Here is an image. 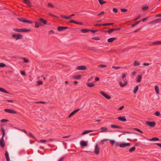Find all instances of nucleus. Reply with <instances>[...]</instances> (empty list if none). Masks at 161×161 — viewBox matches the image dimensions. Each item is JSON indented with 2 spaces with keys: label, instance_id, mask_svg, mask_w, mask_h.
<instances>
[{
  "label": "nucleus",
  "instance_id": "f257e3e1",
  "mask_svg": "<svg viewBox=\"0 0 161 161\" xmlns=\"http://www.w3.org/2000/svg\"><path fill=\"white\" fill-rule=\"evenodd\" d=\"M1 130L2 132V137L0 140V145L2 148H3L5 146L4 141V137L5 135V132L4 128L3 127L1 128Z\"/></svg>",
  "mask_w": 161,
  "mask_h": 161
},
{
  "label": "nucleus",
  "instance_id": "f03ea898",
  "mask_svg": "<svg viewBox=\"0 0 161 161\" xmlns=\"http://www.w3.org/2000/svg\"><path fill=\"white\" fill-rule=\"evenodd\" d=\"M12 36L16 40L23 39V36L19 33L14 34L12 35Z\"/></svg>",
  "mask_w": 161,
  "mask_h": 161
},
{
  "label": "nucleus",
  "instance_id": "7ed1b4c3",
  "mask_svg": "<svg viewBox=\"0 0 161 161\" xmlns=\"http://www.w3.org/2000/svg\"><path fill=\"white\" fill-rule=\"evenodd\" d=\"M17 19L19 21L23 23H26L29 24H32L33 23V22L31 21L27 20L23 18H18Z\"/></svg>",
  "mask_w": 161,
  "mask_h": 161
},
{
  "label": "nucleus",
  "instance_id": "20e7f679",
  "mask_svg": "<svg viewBox=\"0 0 161 161\" xmlns=\"http://www.w3.org/2000/svg\"><path fill=\"white\" fill-rule=\"evenodd\" d=\"M161 22V18L157 19H154L149 23L150 24H154Z\"/></svg>",
  "mask_w": 161,
  "mask_h": 161
},
{
  "label": "nucleus",
  "instance_id": "39448f33",
  "mask_svg": "<svg viewBox=\"0 0 161 161\" xmlns=\"http://www.w3.org/2000/svg\"><path fill=\"white\" fill-rule=\"evenodd\" d=\"M146 124L150 127H153L155 126L156 123L155 122L146 121Z\"/></svg>",
  "mask_w": 161,
  "mask_h": 161
},
{
  "label": "nucleus",
  "instance_id": "423d86ee",
  "mask_svg": "<svg viewBox=\"0 0 161 161\" xmlns=\"http://www.w3.org/2000/svg\"><path fill=\"white\" fill-rule=\"evenodd\" d=\"M23 2L25 4L27 5L29 7H31L32 6V4L30 0H23Z\"/></svg>",
  "mask_w": 161,
  "mask_h": 161
},
{
  "label": "nucleus",
  "instance_id": "0eeeda50",
  "mask_svg": "<svg viewBox=\"0 0 161 161\" xmlns=\"http://www.w3.org/2000/svg\"><path fill=\"white\" fill-rule=\"evenodd\" d=\"M4 111L6 112L11 113V114H17V112L16 111H15L14 110H12L11 109H8V108L5 109H4Z\"/></svg>",
  "mask_w": 161,
  "mask_h": 161
},
{
  "label": "nucleus",
  "instance_id": "6e6552de",
  "mask_svg": "<svg viewBox=\"0 0 161 161\" xmlns=\"http://www.w3.org/2000/svg\"><path fill=\"white\" fill-rule=\"evenodd\" d=\"M38 21L40 22V23L44 25H46L47 24V21L42 18H40L38 19Z\"/></svg>",
  "mask_w": 161,
  "mask_h": 161
},
{
  "label": "nucleus",
  "instance_id": "1a4fd4ad",
  "mask_svg": "<svg viewBox=\"0 0 161 161\" xmlns=\"http://www.w3.org/2000/svg\"><path fill=\"white\" fill-rule=\"evenodd\" d=\"M130 143H125L123 142L121 143L119 145V146L120 147H124L127 146H129L130 145Z\"/></svg>",
  "mask_w": 161,
  "mask_h": 161
},
{
  "label": "nucleus",
  "instance_id": "9d476101",
  "mask_svg": "<svg viewBox=\"0 0 161 161\" xmlns=\"http://www.w3.org/2000/svg\"><path fill=\"white\" fill-rule=\"evenodd\" d=\"M100 93L101 95H102L106 98L107 99H109L111 98V97L110 96L108 95L106 93H105L103 91H100Z\"/></svg>",
  "mask_w": 161,
  "mask_h": 161
},
{
  "label": "nucleus",
  "instance_id": "9b49d317",
  "mask_svg": "<svg viewBox=\"0 0 161 161\" xmlns=\"http://www.w3.org/2000/svg\"><path fill=\"white\" fill-rule=\"evenodd\" d=\"M95 153L96 154H98L100 152V149L99 147L98 146V145L96 144L95 146Z\"/></svg>",
  "mask_w": 161,
  "mask_h": 161
},
{
  "label": "nucleus",
  "instance_id": "f8f14e48",
  "mask_svg": "<svg viewBox=\"0 0 161 161\" xmlns=\"http://www.w3.org/2000/svg\"><path fill=\"white\" fill-rule=\"evenodd\" d=\"M86 66H80L76 68V69L78 70H86Z\"/></svg>",
  "mask_w": 161,
  "mask_h": 161
},
{
  "label": "nucleus",
  "instance_id": "ddd939ff",
  "mask_svg": "<svg viewBox=\"0 0 161 161\" xmlns=\"http://www.w3.org/2000/svg\"><path fill=\"white\" fill-rule=\"evenodd\" d=\"M80 110L79 109H76L74 111H73L69 115L68 117V118H70L74 114L78 112Z\"/></svg>",
  "mask_w": 161,
  "mask_h": 161
},
{
  "label": "nucleus",
  "instance_id": "4468645a",
  "mask_svg": "<svg viewBox=\"0 0 161 161\" xmlns=\"http://www.w3.org/2000/svg\"><path fill=\"white\" fill-rule=\"evenodd\" d=\"M124 84L122 83L121 82H119V85L121 87H124L127 85V81L126 80V79L124 80Z\"/></svg>",
  "mask_w": 161,
  "mask_h": 161
},
{
  "label": "nucleus",
  "instance_id": "2eb2a0df",
  "mask_svg": "<svg viewBox=\"0 0 161 161\" xmlns=\"http://www.w3.org/2000/svg\"><path fill=\"white\" fill-rule=\"evenodd\" d=\"M121 28H117L112 29L108 30V31L109 33H111L113 31H119L121 29Z\"/></svg>",
  "mask_w": 161,
  "mask_h": 161
},
{
  "label": "nucleus",
  "instance_id": "dca6fc26",
  "mask_svg": "<svg viewBox=\"0 0 161 161\" xmlns=\"http://www.w3.org/2000/svg\"><path fill=\"white\" fill-rule=\"evenodd\" d=\"M80 144L81 147H85L87 146V143L85 141H83L80 142Z\"/></svg>",
  "mask_w": 161,
  "mask_h": 161
},
{
  "label": "nucleus",
  "instance_id": "f3484780",
  "mask_svg": "<svg viewBox=\"0 0 161 161\" xmlns=\"http://www.w3.org/2000/svg\"><path fill=\"white\" fill-rule=\"evenodd\" d=\"M117 39V37L110 38L108 39V42L109 43H112Z\"/></svg>",
  "mask_w": 161,
  "mask_h": 161
},
{
  "label": "nucleus",
  "instance_id": "a211bd4d",
  "mask_svg": "<svg viewBox=\"0 0 161 161\" xmlns=\"http://www.w3.org/2000/svg\"><path fill=\"white\" fill-rule=\"evenodd\" d=\"M152 45H161V41H157L153 42Z\"/></svg>",
  "mask_w": 161,
  "mask_h": 161
},
{
  "label": "nucleus",
  "instance_id": "6ab92c4d",
  "mask_svg": "<svg viewBox=\"0 0 161 161\" xmlns=\"http://www.w3.org/2000/svg\"><path fill=\"white\" fill-rule=\"evenodd\" d=\"M5 156L6 159V161H10L8 153L7 151H6L5 153Z\"/></svg>",
  "mask_w": 161,
  "mask_h": 161
},
{
  "label": "nucleus",
  "instance_id": "aec40b11",
  "mask_svg": "<svg viewBox=\"0 0 161 161\" xmlns=\"http://www.w3.org/2000/svg\"><path fill=\"white\" fill-rule=\"evenodd\" d=\"M101 130L100 131V132H103L108 131L107 129L105 127H102L101 128Z\"/></svg>",
  "mask_w": 161,
  "mask_h": 161
},
{
  "label": "nucleus",
  "instance_id": "412c9836",
  "mask_svg": "<svg viewBox=\"0 0 161 161\" xmlns=\"http://www.w3.org/2000/svg\"><path fill=\"white\" fill-rule=\"evenodd\" d=\"M35 27L37 28H38L40 26H43V25L41 23H39L37 22H35Z\"/></svg>",
  "mask_w": 161,
  "mask_h": 161
},
{
  "label": "nucleus",
  "instance_id": "4be33fe9",
  "mask_svg": "<svg viewBox=\"0 0 161 161\" xmlns=\"http://www.w3.org/2000/svg\"><path fill=\"white\" fill-rule=\"evenodd\" d=\"M118 119L122 121L123 122H125L126 121L127 119L126 118L121 117H118Z\"/></svg>",
  "mask_w": 161,
  "mask_h": 161
},
{
  "label": "nucleus",
  "instance_id": "5701e85b",
  "mask_svg": "<svg viewBox=\"0 0 161 161\" xmlns=\"http://www.w3.org/2000/svg\"><path fill=\"white\" fill-rule=\"evenodd\" d=\"M81 75H75L73 76V78L75 79L78 80L81 78Z\"/></svg>",
  "mask_w": 161,
  "mask_h": 161
},
{
  "label": "nucleus",
  "instance_id": "b1692460",
  "mask_svg": "<svg viewBox=\"0 0 161 161\" xmlns=\"http://www.w3.org/2000/svg\"><path fill=\"white\" fill-rule=\"evenodd\" d=\"M142 78V76L141 75H138L137 76L136 81L137 82H140L141 81Z\"/></svg>",
  "mask_w": 161,
  "mask_h": 161
},
{
  "label": "nucleus",
  "instance_id": "393cba45",
  "mask_svg": "<svg viewBox=\"0 0 161 161\" xmlns=\"http://www.w3.org/2000/svg\"><path fill=\"white\" fill-rule=\"evenodd\" d=\"M93 131V130H84L82 133V135H84L88 133L89 132H92Z\"/></svg>",
  "mask_w": 161,
  "mask_h": 161
},
{
  "label": "nucleus",
  "instance_id": "a878e982",
  "mask_svg": "<svg viewBox=\"0 0 161 161\" xmlns=\"http://www.w3.org/2000/svg\"><path fill=\"white\" fill-rule=\"evenodd\" d=\"M111 127L113 128H116L118 129H121L122 128L121 126L115 125H111Z\"/></svg>",
  "mask_w": 161,
  "mask_h": 161
},
{
  "label": "nucleus",
  "instance_id": "bb28decb",
  "mask_svg": "<svg viewBox=\"0 0 161 161\" xmlns=\"http://www.w3.org/2000/svg\"><path fill=\"white\" fill-rule=\"evenodd\" d=\"M31 31V29L25 28L22 29V32H28Z\"/></svg>",
  "mask_w": 161,
  "mask_h": 161
},
{
  "label": "nucleus",
  "instance_id": "cd10ccee",
  "mask_svg": "<svg viewBox=\"0 0 161 161\" xmlns=\"http://www.w3.org/2000/svg\"><path fill=\"white\" fill-rule=\"evenodd\" d=\"M90 31V29H83L81 30V31L82 33H87Z\"/></svg>",
  "mask_w": 161,
  "mask_h": 161
},
{
  "label": "nucleus",
  "instance_id": "c85d7f7f",
  "mask_svg": "<svg viewBox=\"0 0 161 161\" xmlns=\"http://www.w3.org/2000/svg\"><path fill=\"white\" fill-rule=\"evenodd\" d=\"M138 85L136 86L133 90V92L134 94H136L138 89Z\"/></svg>",
  "mask_w": 161,
  "mask_h": 161
},
{
  "label": "nucleus",
  "instance_id": "c756f323",
  "mask_svg": "<svg viewBox=\"0 0 161 161\" xmlns=\"http://www.w3.org/2000/svg\"><path fill=\"white\" fill-rule=\"evenodd\" d=\"M61 17L63 18H64V19H70L71 18V16L70 15H69L68 16H67L64 15H61Z\"/></svg>",
  "mask_w": 161,
  "mask_h": 161
},
{
  "label": "nucleus",
  "instance_id": "7c9ffc66",
  "mask_svg": "<svg viewBox=\"0 0 161 161\" xmlns=\"http://www.w3.org/2000/svg\"><path fill=\"white\" fill-rule=\"evenodd\" d=\"M155 89L156 93L158 94L159 93V88L158 86H155Z\"/></svg>",
  "mask_w": 161,
  "mask_h": 161
},
{
  "label": "nucleus",
  "instance_id": "2f4dec72",
  "mask_svg": "<svg viewBox=\"0 0 161 161\" xmlns=\"http://www.w3.org/2000/svg\"><path fill=\"white\" fill-rule=\"evenodd\" d=\"M0 91L6 93H8V92L3 87H0Z\"/></svg>",
  "mask_w": 161,
  "mask_h": 161
},
{
  "label": "nucleus",
  "instance_id": "473e14b6",
  "mask_svg": "<svg viewBox=\"0 0 161 161\" xmlns=\"http://www.w3.org/2000/svg\"><path fill=\"white\" fill-rule=\"evenodd\" d=\"M140 64V62L137 61V60H135L134 63V66H139Z\"/></svg>",
  "mask_w": 161,
  "mask_h": 161
},
{
  "label": "nucleus",
  "instance_id": "72a5a7b5",
  "mask_svg": "<svg viewBox=\"0 0 161 161\" xmlns=\"http://www.w3.org/2000/svg\"><path fill=\"white\" fill-rule=\"evenodd\" d=\"M86 84L89 87H92L95 86V84L93 83H88Z\"/></svg>",
  "mask_w": 161,
  "mask_h": 161
},
{
  "label": "nucleus",
  "instance_id": "f704fd0d",
  "mask_svg": "<svg viewBox=\"0 0 161 161\" xmlns=\"http://www.w3.org/2000/svg\"><path fill=\"white\" fill-rule=\"evenodd\" d=\"M13 30L17 32H22V29L14 28Z\"/></svg>",
  "mask_w": 161,
  "mask_h": 161
},
{
  "label": "nucleus",
  "instance_id": "c9c22d12",
  "mask_svg": "<svg viewBox=\"0 0 161 161\" xmlns=\"http://www.w3.org/2000/svg\"><path fill=\"white\" fill-rule=\"evenodd\" d=\"M159 139L158 138L156 137H154L150 140L151 141H158Z\"/></svg>",
  "mask_w": 161,
  "mask_h": 161
},
{
  "label": "nucleus",
  "instance_id": "e433bc0d",
  "mask_svg": "<svg viewBox=\"0 0 161 161\" xmlns=\"http://www.w3.org/2000/svg\"><path fill=\"white\" fill-rule=\"evenodd\" d=\"M64 26H59L58 28V30L59 31H62L63 30H64Z\"/></svg>",
  "mask_w": 161,
  "mask_h": 161
},
{
  "label": "nucleus",
  "instance_id": "4c0bfd02",
  "mask_svg": "<svg viewBox=\"0 0 161 161\" xmlns=\"http://www.w3.org/2000/svg\"><path fill=\"white\" fill-rule=\"evenodd\" d=\"M136 149V147H131L129 150L130 152H131L134 151Z\"/></svg>",
  "mask_w": 161,
  "mask_h": 161
},
{
  "label": "nucleus",
  "instance_id": "58836bf2",
  "mask_svg": "<svg viewBox=\"0 0 161 161\" xmlns=\"http://www.w3.org/2000/svg\"><path fill=\"white\" fill-rule=\"evenodd\" d=\"M98 1L100 4L101 5H103L104 3H106L105 1L103 0H98Z\"/></svg>",
  "mask_w": 161,
  "mask_h": 161
},
{
  "label": "nucleus",
  "instance_id": "ea45409f",
  "mask_svg": "<svg viewBox=\"0 0 161 161\" xmlns=\"http://www.w3.org/2000/svg\"><path fill=\"white\" fill-rule=\"evenodd\" d=\"M98 67L100 68H104L106 67L107 66L105 64H101L98 65Z\"/></svg>",
  "mask_w": 161,
  "mask_h": 161
},
{
  "label": "nucleus",
  "instance_id": "a19ab883",
  "mask_svg": "<svg viewBox=\"0 0 161 161\" xmlns=\"http://www.w3.org/2000/svg\"><path fill=\"white\" fill-rule=\"evenodd\" d=\"M114 24L113 23H105L103 24V26H108V25H112Z\"/></svg>",
  "mask_w": 161,
  "mask_h": 161
},
{
  "label": "nucleus",
  "instance_id": "79ce46f5",
  "mask_svg": "<svg viewBox=\"0 0 161 161\" xmlns=\"http://www.w3.org/2000/svg\"><path fill=\"white\" fill-rule=\"evenodd\" d=\"M121 11L122 12H126L128 11V9L126 8H121L120 9Z\"/></svg>",
  "mask_w": 161,
  "mask_h": 161
},
{
  "label": "nucleus",
  "instance_id": "37998d69",
  "mask_svg": "<svg viewBox=\"0 0 161 161\" xmlns=\"http://www.w3.org/2000/svg\"><path fill=\"white\" fill-rule=\"evenodd\" d=\"M134 130H135L138 131V132L140 133H143V132L141 130H140L139 129H138V128H135Z\"/></svg>",
  "mask_w": 161,
  "mask_h": 161
},
{
  "label": "nucleus",
  "instance_id": "c03bdc74",
  "mask_svg": "<svg viewBox=\"0 0 161 161\" xmlns=\"http://www.w3.org/2000/svg\"><path fill=\"white\" fill-rule=\"evenodd\" d=\"M142 8L144 11H146L148 8V6L142 7Z\"/></svg>",
  "mask_w": 161,
  "mask_h": 161
},
{
  "label": "nucleus",
  "instance_id": "a18cd8bd",
  "mask_svg": "<svg viewBox=\"0 0 161 161\" xmlns=\"http://www.w3.org/2000/svg\"><path fill=\"white\" fill-rule=\"evenodd\" d=\"M92 39L94 40H100V38L98 37H93L92 38Z\"/></svg>",
  "mask_w": 161,
  "mask_h": 161
},
{
  "label": "nucleus",
  "instance_id": "49530a36",
  "mask_svg": "<svg viewBox=\"0 0 161 161\" xmlns=\"http://www.w3.org/2000/svg\"><path fill=\"white\" fill-rule=\"evenodd\" d=\"M120 67H120V66L115 67V66H113L112 67V68L115 69H119L120 68Z\"/></svg>",
  "mask_w": 161,
  "mask_h": 161
},
{
  "label": "nucleus",
  "instance_id": "de8ad7c7",
  "mask_svg": "<svg viewBox=\"0 0 161 161\" xmlns=\"http://www.w3.org/2000/svg\"><path fill=\"white\" fill-rule=\"evenodd\" d=\"M47 6L48 7H51V8H54V6H53V5L52 4L50 3H48L47 4Z\"/></svg>",
  "mask_w": 161,
  "mask_h": 161
},
{
  "label": "nucleus",
  "instance_id": "09e8293b",
  "mask_svg": "<svg viewBox=\"0 0 161 161\" xmlns=\"http://www.w3.org/2000/svg\"><path fill=\"white\" fill-rule=\"evenodd\" d=\"M47 142L46 140H40L39 142L42 143H45Z\"/></svg>",
  "mask_w": 161,
  "mask_h": 161
},
{
  "label": "nucleus",
  "instance_id": "8fccbe9b",
  "mask_svg": "<svg viewBox=\"0 0 161 161\" xmlns=\"http://www.w3.org/2000/svg\"><path fill=\"white\" fill-rule=\"evenodd\" d=\"M6 66V64L3 63H0V67H4Z\"/></svg>",
  "mask_w": 161,
  "mask_h": 161
},
{
  "label": "nucleus",
  "instance_id": "3c124183",
  "mask_svg": "<svg viewBox=\"0 0 161 161\" xmlns=\"http://www.w3.org/2000/svg\"><path fill=\"white\" fill-rule=\"evenodd\" d=\"M29 135L30 136H31V137L33 138L34 139H35V140H36V138L33 135L32 133H30L29 134Z\"/></svg>",
  "mask_w": 161,
  "mask_h": 161
},
{
  "label": "nucleus",
  "instance_id": "603ef678",
  "mask_svg": "<svg viewBox=\"0 0 161 161\" xmlns=\"http://www.w3.org/2000/svg\"><path fill=\"white\" fill-rule=\"evenodd\" d=\"M24 61L25 63H28L29 62V60L27 58H23Z\"/></svg>",
  "mask_w": 161,
  "mask_h": 161
},
{
  "label": "nucleus",
  "instance_id": "864d4df0",
  "mask_svg": "<svg viewBox=\"0 0 161 161\" xmlns=\"http://www.w3.org/2000/svg\"><path fill=\"white\" fill-rule=\"evenodd\" d=\"M8 121V120L6 119H2L1 120V123L7 122Z\"/></svg>",
  "mask_w": 161,
  "mask_h": 161
},
{
  "label": "nucleus",
  "instance_id": "5fc2aeb1",
  "mask_svg": "<svg viewBox=\"0 0 161 161\" xmlns=\"http://www.w3.org/2000/svg\"><path fill=\"white\" fill-rule=\"evenodd\" d=\"M149 17H147L143 19L142 20V22H145V21L147 20L148 19H149Z\"/></svg>",
  "mask_w": 161,
  "mask_h": 161
},
{
  "label": "nucleus",
  "instance_id": "6e6d98bb",
  "mask_svg": "<svg viewBox=\"0 0 161 161\" xmlns=\"http://www.w3.org/2000/svg\"><path fill=\"white\" fill-rule=\"evenodd\" d=\"M36 104H38V103H42V104H45V102H44L42 101H39V102H36Z\"/></svg>",
  "mask_w": 161,
  "mask_h": 161
},
{
  "label": "nucleus",
  "instance_id": "4d7b16f0",
  "mask_svg": "<svg viewBox=\"0 0 161 161\" xmlns=\"http://www.w3.org/2000/svg\"><path fill=\"white\" fill-rule=\"evenodd\" d=\"M109 141H110L111 144L113 145L115 142V141L114 140H110Z\"/></svg>",
  "mask_w": 161,
  "mask_h": 161
},
{
  "label": "nucleus",
  "instance_id": "13d9d810",
  "mask_svg": "<svg viewBox=\"0 0 161 161\" xmlns=\"http://www.w3.org/2000/svg\"><path fill=\"white\" fill-rule=\"evenodd\" d=\"M104 13H105V12L104 11H102L100 13L98 14H97V15L98 16H99L101 15H103L104 14Z\"/></svg>",
  "mask_w": 161,
  "mask_h": 161
},
{
  "label": "nucleus",
  "instance_id": "bf43d9fd",
  "mask_svg": "<svg viewBox=\"0 0 161 161\" xmlns=\"http://www.w3.org/2000/svg\"><path fill=\"white\" fill-rule=\"evenodd\" d=\"M113 11H114V12L115 13H117V12H118V9L117 8H114L113 9Z\"/></svg>",
  "mask_w": 161,
  "mask_h": 161
},
{
  "label": "nucleus",
  "instance_id": "052dcab7",
  "mask_svg": "<svg viewBox=\"0 0 161 161\" xmlns=\"http://www.w3.org/2000/svg\"><path fill=\"white\" fill-rule=\"evenodd\" d=\"M20 73L21 75H25L26 74L25 72L23 71H20Z\"/></svg>",
  "mask_w": 161,
  "mask_h": 161
},
{
  "label": "nucleus",
  "instance_id": "680f3d73",
  "mask_svg": "<svg viewBox=\"0 0 161 161\" xmlns=\"http://www.w3.org/2000/svg\"><path fill=\"white\" fill-rule=\"evenodd\" d=\"M155 114L157 116H159L160 115V113L158 111H157L155 113Z\"/></svg>",
  "mask_w": 161,
  "mask_h": 161
},
{
  "label": "nucleus",
  "instance_id": "e2e57ef3",
  "mask_svg": "<svg viewBox=\"0 0 161 161\" xmlns=\"http://www.w3.org/2000/svg\"><path fill=\"white\" fill-rule=\"evenodd\" d=\"M90 31H91V32H92L93 33H95L97 31L93 30H90Z\"/></svg>",
  "mask_w": 161,
  "mask_h": 161
},
{
  "label": "nucleus",
  "instance_id": "0e129e2a",
  "mask_svg": "<svg viewBox=\"0 0 161 161\" xmlns=\"http://www.w3.org/2000/svg\"><path fill=\"white\" fill-rule=\"evenodd\" d=\"M37 84L39 85H40L42 84V82L41 81H37Z\"/></svg>",
  "mask_w": 161,
  "mask_h": 161
},
{
  "label": "nucleus",
  "instance_id": "69168bd1",
  "mask_svg": "<svg viewBox=\"0 0 161 161\" xmlns=\"http://www.w3.org/2000/svg\"><path fill=\"white\" fill-rule=\"evenodd\" d=\"M54 33V32L53 30H51L50 31H48V34H53Z\"/></svg>",
  "mask_w": 161,
  "mask_h": 161
},
{
  "label": "nucleus",
  "instance_id": "338daca9",
  "mask_svg": "<svg viewBox=\"0 0 161 161\" xmlns=\"http://www.w3.org/2000/svg\"><path fill=\"white\" fill-rule=\"evenodd\" d=\"M69 22L75 24V21L74 20H71L69 21Z\"/></svg>",
  "mask_w": 161,
  "mask_h": 161
},
{
  "label": "nucleus",
  "instance_id": "774afa93",
  "mask_svg": "<svg viewBox=\"0 0 161 161\" xmlns=\"http://www.w3.org/2000/svg\"><path fill=\"white\" fill-rule=\"evenodd\" d=\"M124 107V106H122L121 107L119 108L118 109L119 110H122Z\"/></svg>",
  "mask_w": 161,
  "mask_h": 161
}]
</instances>
